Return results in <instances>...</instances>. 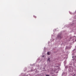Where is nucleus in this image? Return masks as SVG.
Wrapping results in <instances>:
<instances>
[{"mask_svg":"<svg viewBox=\"0 0 76 76\" xmlns=\"http://www.w3.org/2000/svg\"><path fill=\"white\" fill-rule=\"evenodd\" d=\"M50 52H49L47 53V54L48 55H50Z\"/></svg>","mask_w":76,"mask_h":76,"instance_id":"obj_1","label":"nucleus"},{"mask_svg":"<svg viewBox=\"0 0 76 76\" xmlns=\"http://www.w3.org/2000/svg\"><path fill=\"white\" fill-rule=\"evenodd\" d=\"M58 38H61V36H58Z\"/></svg>","mask_w":76,"mask_h":76,"instance_id":"obj_2","label":"nucleus"},{"mask_svg":"<svg viewBox=\"0 0 76 76\" xmlns=\"http://www.w3.org/2000/svg\"><path fill=\"white\" fill-rule=\"evenodd\" d=\"M50 58H49L48 59V61H50Z\"/></svg>","mask_w":76,"mask_h":76,"instance_id":"obj_3","label":"nucleus"},{"mask_svg":"<svg viewBox=\"0 0 76 76\" xmlns=\"http://www.w3.org/2000/svg\"><path fill=\"white\" fill-rule=\"evenodd\" d=\"M34 17L35 18H37V17L35 16H34Z\"/></svg>","mask_w":76,"mask_h":76,"instance_id":"obj_4","label":"nucleus"},{"mask_svg":"<svg viewBox=\"0 0 76 76\" xmlns=\"http://www.w3.org/2000/svg\"><path fill=\"white\" fill-rule=\"evenodd\" d=\"M46 76H50V75H46Z\"/></svg>","mask_w":76,"mask_h":76,"instance_id":"obj_5","label":"nucleus"},{"mask_svg":"<svg viewBox=\"0 0 76 76\" xmlns=\"http://www.w3.org/2000/svg\"><path fill=\"white\" fill-rule=\"evenodd\" d=\"M73 57H74L73 56V57H72V58H73Z\"/></svg>","mask_w":76,"mask_h":76,"instance_id":"obj_6","label":"nucleus"},{"mask_svg":"<svg viewBox=\"0 0 76 76\" xmlns=\"http://www.w3.org/2000/svg\"><path fill=\"white\" fill-rule=\"evenodd\" d=\"M42 57H44V56H43Z\"/></svg>","mask_w":76,"mask_h":76,"instance_id":"obj_7","label":"nucleus"},{"mask_svg":"<svg viewBox=\"0 0 76 76\" xmlns=\"http://www.w3.org/2000/svg\"><path fill=\"white\" fill-rule=\"evenodd\" d=\"M75 41H76V40H75Z\"/></svg>","mask_w":76,"mask_h":76,"instance_id":"obj_8","label":"nucleus"}]
</instances>
